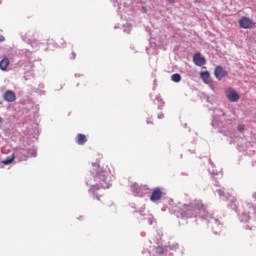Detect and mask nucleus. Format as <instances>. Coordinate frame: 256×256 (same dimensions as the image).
<instances>
[{
	"label": "nucleus",
	"instance_id": "39448f33",
	"mask_svg": "<svg viewBox=\"0 0 256 256\" xmlns=\"http://www.w3.org/2000/svg\"><path fill=\"white\" fill-rule=\"evenodd\" d=\"M3 99L7 101V103H14V101H17V95L13 90H8L4 93Z\"/></svg>",
	"mask_w": 256,
	"mask_h": 256
},
{
	"label": "nucleus",
	"instance_id": "f257e3e1",
	"mask_svg": "<svg viewBox=\"0 0 256 256\" xmlns=\"http://www.w3.org/2000/svg\"><path fill=\"white\" fill-rule=\"evenodd\" d=\"M200 211H205V205L200 202H193L186 207V215L197 216Z\"/></svg>",
	"mask_w": 256,
	"mask_h": 256
},
{
	"label": "nucleus",
	"instance_id": "1a4fd4ad",
	"mask_svg": "<svg viewBox=\"0 0 256 256\" xmlns=\"http://www.w3.org/2000/svg\"><path fill=\"white\" fill-rule=\"evenodd\" d=\"M87 141V136H85V134H78L76 137V143L78 145H85Z\"/></svg>",
	"mask_w": 256,
	"mask_h": 256
},
{
	"label": "nucleus",
	"instance_id": "f03ea898",
	"mask_svg": "<svg viewBox=\"0 0 256 256\" xmlns=\"http://www.w3.org/2000/svg\"><path fill=\"white\" fill-rule=\"evenodd\" d=\"M241 29H252L255 26V22L249 17H242L238 21Z\"/></svg>",
	"mask_w": 256,
	"mask_h": 256
},
{
	"label": "nucleus",
	"instance_id": "6ab92c4d",
	"mask_svg": "<svg viewBox=\"0 0 256 256\" xmlns=\"http://www.w3.org/2000/svg\"><path fill=\"white\" fill-rule=\"evenodd\" d=\"M0 125H3V119L0 117Z\"/></svg>",
	"mask_w": 256,
	"mask_h": 256
},
{
	"label": "nucleus",
	"instance_id": "aec40b11",
	"mask_svg": "<svg viewBox=\"0 0 256 256\" xmlns=\"http://www.w3.org/2000/svg\"><path fill=\"white\" fill-rule=\"evenodd\" d=\"M93 165H94V167H99V164H97V163H94Z\"/></svg>",
	"mask_w": 256,
	"mask_h": 256
},
{
	"label": "nucleus",
	"instance_id": "20e7f679",
	"mask_svg": "<svg viewBox=\"0 0 256 256\" xmlns=\"http://www.w3.org/2000/svg\"><path fill=\"white\" fill-rule=\"evenodd\" d=\"M214 75L216 79H218V81H221V79H223L224 77H227L228 72L227 70H224L222 66H216L214 70Z\"/></svg>",
	"mask_w": 256,
	"mask_h": 256
},
{
	"label": "nucleus",
	"instance_id": "6e6552de",
	"mask_svg": "<svg viewBox=\"0 0 256 256\" xmlns=\"http://www.w3.org/2000/svg\"><path fill=\"white\" fill-rule=\"evenodd\" d=\"M200 77H201L202 81H204V83H206L207 85H210L211 75L209 74L208 71L201 72Z\"/></svg>",
	"mask_w": 256,
	"mask_h": 256
},
{
	"label": "nucleus",
	"instance_id": "f8f14e48",
	"mask_svg": "<svg viewBox=\"0 0 256 256\" xmlns=\"http://www.w3.org/2000/svg\"><path fill=\"white\" fill-rule=\"evenodd\" d=\"M15 161V156H9L5 160L2 161L3 165H11V162Z\"/></svg>",
	"mask_w": 256,
	"mask_h": 256
},
{
	"label": "nucleus",
	"instance_id": "9b49d317",
	"mask_svg": "<svg viewBox=\"0 0 256 256\" xmlns=\"http://www.w3.org/2000/svg\"><path fill=\"white\" fill-rule=\"evenodd\" d=\"M171 80L174 81V83H179L181 81V74L175 73L171 76Z\"/></svg>",
	"mask_w": 256,
	"mask_h": 256
},
{
	"label": "nucleus",
	"instance_id": "7ed1b4c3",
	"mask_svg": "<svg viewBox=\"0 0 256 256\" xmlns=\"http://www.w3.org/2000/svg\"><path fill=\"white\" fill-rule=\"evenodd\" d=\"M225 95L231 103H237L240 99L239 94L233 88L226 89Z\"/></svg>",
	"mask_w": 256,
	"mask_h": 256
},
{
	"label": "nucleus",
	"instance_id": "a211bd4d",
	"mask_svg": "<svg viewBox=\"0 0 256 256\" xmlns=\"http://www.w3.org/2000/svg\"><path fill=\"white\" fill-rule=\"evenodd\" d=\"M164 115L163 114H158V119H163Z\"/></svg>",
	"mask_w": 256,
	"mask_h": 256
},
{
	"label": "nucleus",
	"instance_id": "423d86ee",
	"mask_svg": "<svg viewBox=\"0 0 256 256\" xmlns=\"http://www.w3.org/2000/svg\"><path fill=\"white\" fill-rule=\"evenodd\" d=\"M161 197H163V191L161 190V188L157 187L153 189V192L150 196V201H159L161 200Z\"/></svg>",
	"mask_w": 256,
	"mask_h": 256
},
{
	"label": "nucleus",
	"instance_id": "4468645a",
	"mask_svg": "<svg viewBox=\"0 0 256 256\" xmlns=\"http://www.w3.org/2000/svg\"><path fill=\"white\" fill-rule=\"evenodd\" d=\"M238 131H240V133H243V131H245V126L244 125H239L238 126Z\"/></svg>",
	"mask_w": 256,
	"mask_h": 256
},
{
	"label": "nucleus",
	"instance_id": "f3484780",
	"mask_svg": "<svg viewBox=\"0 0 256 256\" xmlns=\"http://www.w3.org/2000/svg\"><path fill=\"white\" fill-rule=\"evenodd\" d=\"M5 41V37L3 35H0V42Z\"/></svg>",
	"mask_w": 256,
	"mask_h": 256
},
{
	"label": "nucleus",
	"instance_id": "412c9836",
	"mask_svg": "<svg viewBox=\"0 0 256 256\" xmlns=\"http://www.w3.org/2000/svg\"><path fill=\"white\" fill-rule=\"evenodd\" d=\"M72 55H73V58L75 59V53H72Z\"/></svg>",
	"mask_w": 256,
	"mask_h": 256
},
{
	"label": "nucleus",
	"instance_id": "ddd939ff",
	"mask_svg": "<svg viewBox=\"0 0 256 256\" xmlns=\"http://www.w3.org/2000/svg\"><path fill=\"white\" fill-rule=\"evenodd\" d=\"M156 253H158V255H163V253H165V249H163V246L156 247Z\"/></svg>",
	"mask_w": 256,
	"mask_h": 256
},
{
	"label": "nucleus",
	"instance_id": "2eb2a0df",
	"mask_svg": "<svg viewBox=\"0 0 256 256\" xmlns=\"http://www.w3.org/2000/svg\"><path fill=\"white\" fill-rule=\"evenodd\" d=\"M131 189L133 191H139V186L137 184H134V185L131 186Z\"/></svg>",
	"mask_w": 256,
	"mask_h": 256
},
{
	"label": "nucleus",
	"instance_id": "9d476101",
	"mask_svg": "<svg viewBox=\"0 0 256 256\" xmlns=\"http://www.w3.org/2000/svg\"><path fill=\"white\" fill-rule=\"evenodd\" d=\"M9 67V58H4L0 61V69L2 71H7V68Z\"/></svg>",
	"mask_w": 256,
	"mask_h": 256
},
{
	"label": "nucleus",
	"instance_id": "dca6fc26",
	"mask_svg": "<svg viewBox=\"0 0 256 256\" xmlns=\"http://www.w3.org/2000/svg\"><path fill=\"white\" fill-rule=\"evenodd\" d=\"M168 1V3H170V4H173V3H176L177 2V0H167Z\"/></svg>",
	"mask_w": 256,
	"mask_h": 256
},
{
	"label": "nucleus",
	"instance_id": "0eeeda50",
	"mask_svg": "<svg viewBox=\"0 0 256 256\" xmlns=\"http://www.w3.org/2000/svg\"><path fill=\"white\" fill-rule=\"evenodd\" d=\"M193 62L195 63V65H197L198 67H203V65H205L206 60L201 56V54L196 53L193 56Z\"/></svg>",
	"mask_w": 256,
	"mask_h": 256
}]
</instances>
